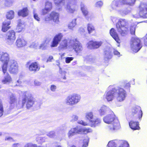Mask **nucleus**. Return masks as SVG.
I'll return each instance as SVG.
<instances>
[{
    "label": "nucleus",
    "mask_w": 147,
    "mask_h": 147,
    "mask_svg": "<svg viewBox=\"0 0 147 147\" xmlns=\"http://www.w3.org/2000/svg\"><path fill=\"white\" fill-rule=\"evenodd\" d=\"M0 61L4 63L2 67V70L4 74L7 72V65L9 61L8 71L11 73H16L18 71V66L17 63L14 60L9 61V55L8 53L0 51Z\"/></svg>",
    "instance_id": "1"
},
{
    "label": "nucleus",
    "mask_w": 147,
    "mask_h": 147,
    "mask_svg": "<svg viewBox=\"0 0 147 147\" xmlns=\"http://www.w3.org/2000/svg\"><path fill=\"white\" fill-rule=\"evenodd\" d=\"M115 95L117 101L120 102L123 101L125 99L127 94L126 92L123 88L118 87L117 89L115 88H112L104 95L105 98L108 101H112Z\"/></svg>",
    "instance_id": "2"
},
{
    "label": "nucleus",
    "mask_w": 147,
    "mask_h": 147,
    "mask_svg": "<svg viewBox=\"0 0 147 147\" xmlns=\"http://www.w3.org/2000/svg\"><path fill=\"white\" fill-rule=\"evenodd\" d=\"M23 94L22 102L19 105L18 104L17 105L18 108H22L26 103V107L28 109L34 105L37 107L40 106V103L35 100L30 92L28 91L24 92Z\"/></svg>",
    "instance_id": "3"
},
{
    "label": "nucleus",
    "mask_w": 147,
    "mask_h": 147,
    "mask_svg": "<svg viewBox=\"0 0 147 147\" xmlns=\"http://www.w3.org/2000/svg\"><path fill=\"white\" fill-rule=\"evenodd\" d=\"M104 121L108 124H111L109 126L111 130H114L118 129L119 126V121L114 114H108L103 118Z\"/></svg>",
    "instance_id": "4"
},
{
    "label": "nucleus",
    "mask_w": 147,
    "mask_h": 147,
    "mask_svg": "<svg viewBox=\"0 0 147 147\" xmlns=\"http://www.w3.org/2000/svg\"><path fill=\"white\" fill-rule=\"evenodd\" d=\"M116 27L117 31L122 36H125L129 32V23L125 19L119 20L116 24Z\"/></svg>",
    "instance_id": "5"
},
{
    "label": "nucleus",
    "mask_w": 147,
    "mask_h": 147,
    "mask_svg": "<svg viewBox=\"0 0 147 147\" xmlns=\"http://www.w3.org/2000/svg\"><path fill=\"white\" fill-rule=\"evenodd\" d=\"M6 16L7 19L3 22L2 28V31L4 32L7 31L10 28V27L8 26L10 24V20H11L14 17V11L12 10L9 11L7 13Z\"/></svg>",
    "instance_id": "6"
},
{
    "label": "nucleus",
    "mask_w": 147,
    "mask_h": 147,
    "mask_svg": "<svg viewBox=\"0 0 147 147\" xmlns=\"http://www.w3.org/2000/svg\"><path fill=\"white\" fill-rule=\"evenodd\" d=\"M131 42V49L135 53L138 52L142 47L140 40L138 37L133 38Z\"/></svg>",
    "instance_id": "7"
},
{
    "label": "nucleus",
    "mask_w": 147,
    "mask_h": 147,
    "mask_svg": "<svg viewBox=\"0 0 147 147\" xmlns=\"http://www.w3.org/2000/svg\"><path fill=\"white\" fill-rule=\"evenodd\" d=\"M138 14L139 16L144 18H147V4L141 3L138 8Z\"/></svg>",
    "instance_id": "8"
},
{
    "label": "nucleus",
    "mask_w": 147,
    "mask_h": 147,
    "mask_svg": "<svg viewBox=\"0 0 147 147\" xmlns=\"http://www.w3.org/2000/svg\"><path fill=\"white\" fill-rule=\"evenodd\" d=\"M142 115V112L140 107H137L134 108L131 114L132 119L137 120H141Z\"/></svg>",
    "instance_id": "9"
},
{
    "label": "nucleus",
    "mask_w": 147,
    "mask_h": 147,
    "mask_svg": "<svg viewBox=\"0 0 147 147\" xmlns=\"http://www.w3.org/2000/svg\"><path fill=\"white\" fill-rule=\"evenodd\" d=\"M47 23H50L53 20L54 22L58 23L59 22V14L55 11L52 12L49 16L46 17L45 19Z\"/></svg>",
    "instance_id": "10"
},
{
    "label": "nucleus",
    "mask_w": 147,
    "mask_h": 147,
    "mask_svg": "<svg viewBox=\"0 0 147 147\" xmlns=\"http://www.w3.org/2000/svg\"><path fill=\"white\" fill-rule=\"evenodd\" d=\"M17 98L16 95L13 94H11L9 96V108L10 109H13L15 107H16L18 108L17 105L19 103L20 105L21 103L20 102H19L17 104Z\"/></svg>",
    "instance_id": "11"
},
{
    "label": "nucleus",
    "mask_w": 147,
    "mask_h": 147,
    "mask_svg": "<svg viewBox=\"0 0 147 147\" xmlns=\"http://www.w3.org/2000/svg\"><path fill=\"white\" fill-rule=\"evenodd\" d=\"M16 38L15 33L13 30L7 32L5 36V42L8 44H11Z\"/></svg>",
    "instance_id": "12"
},
{
    "label": "nucleus",
    "mask_w": 147,
    "mask_h": 147,
    "mask_svg": "<svg viewBox=\"0 0 147 147\" xmlns=\"http://www.w3.org/2000/svg\"><path fill=\"white\" fill-rule=\"evenodd\" d=\"M102 44V42L90 41L87 44V47L90 49H97L100 47Z\"/></svg>",
    "instance_id": "13"
},
{
    "label": "nucleus",
    "mask_w": 147,
    "mask_h": 147,
    "mask_svg": "<svg viewBox=\"0 0 147 147\" xmlns=\"http://www.w3.org/2000/svg\"><path fill=\"white\" fill-rule=\"evenodd\" d=\"M63 37V35L61 33L56 35L53 39L51 46V47H57L61 41Z\"/></svg>",
    "instance_id": "14"
},
{
    "label": "nucleus",
    "mask_w": 147,
    "mask_h": 147,
    "mask_svg": "<svg viewBox=\"0 0 147 147\" xmlns=\"http://www.w3.org/2000/svg\"><path fill=\"white\" fill-rule=\"evenodd\" d=\"M30 62H28L26 65V67L29 66V70L31 71L36 72L39 70L40 67L36 62H33L30 64Z\"/></svg>",
    "instance_id": "15"
},
{
    "label": "nucleus",
    "mask_w": 147,
    "mask_h": 147,
    "mask_svg": "<svg viewBox=\"0 0 147 147\" xmlns=\"http://www.w3.org/2000/svg\"><path fill=\"white\" fill-rule=\"evenodd\" d=\"M110 34L111 36L118 43H120L121 40L118 34L116 32L115 29L113 28H112L110 30Z\"/></svg>",
    "instance_id": "16"
},
{
    "label": "nucleus",
    "mask_w": 147,
    "mask_h": 147,
    "mask_svg": "<svg viewBox=\"0 0 147 147\" xmlns=\"http://www.w3.org/2000/svg\"><path fill=\"white\" fill-rule=\"evenodd\" d=\"M82 49L81 43L76 39L74 41V50L78 54L81 52Z\"/></svg>",
    "instance_id": "17"
},
{
    "label": "nucleus",
    "mask_w": 147,
    "mask_h": 147,
    "mask_svg": "<svg viewBox=\"0 0 147 147\" xmlns=\"http://www.w3.org/2000/svg\"><path fill=\"white\" fill-rule=\"evenodd\" d=\"M129 125L130 128L133 130H139L140 129L138 122L134 121L132 120L131 121L129 122Z\"/></svg>",
    "instance_id": "18"
},
{
    "label": "nucleus",
    "mask_w": 147,
    "mask_h": 147,
    "mask_svg": "<svg viewBox=\"0 0 147 147\" xmlns=\"http://www.w3.org/2000/svg\"><path fill=\"white\" fill-rule=\"evenodd\" d=\"M67 46V41L66 39L63 40L60 44L58 47V49L59 51H62L66 49Z\"/></svg>",
    "instance_id": "19"
},
{
    "label": "nucleus",
    "mask_w": 147,
    "mask_h": 147,
    "mask_svg": "<svg viewBox=\"0 0 147 147\" xmlns=\"http://www.w3.org/2000/svg\"><path fill=\"white\" fill-rule=\"evenodd\" d=\"M16 44L18 47H20L24 46L26 44V42L23 38H19L16 40Z\"/></svg>",
    "instance_id": "20"
},
{
    "label": "nucleus",
    "mask_w": 147,
    "mask_h": 147,
    "mask_svg": "<svg viewBox=\"0 0 147 147\" xmlns=\"http://www.w3.org/2000/svg\"><path fill=\"white\" fill-rule=\"evenodd\" d=\"M18 15L19 16H21L23 17L27 16L28 15L27 8L25 7L23 8L22 9L19 11L18 12Z\"/></svg>",
    "instance_id": "21"
},
{
    "label": "nucleus",
    "mask_w": 147,
    "mask_h": 147,
    "mask_svg": "<svg viewBox=\"0 0 147 147\" xmlns=\"http://www.w3.org/2000/svg\"><path fill=\"white\" fill-rule=\"evenodd\" d=\"M66 104L72 106L74 105V95L68 96L66 99Z\"/></svg>",
    "instance_id": "22"
},
{
    "label": "nucleus",
    "mask_w": 147,
    "mask_h": 147,
    "mask_svg": "<svg viewBox=\"0 0 147 147\" xmlns=\"http://www.w3.org/2000/svg\"><path fill=\"white\" fill-rule=\"evenodd\" d=\"M90 125L91 127H95L98 126L101 123V120L98 118L93 120L90 121Z\"/></svg>",
    "instance_id": "23"
},
{
    "label": "nucleus",
    "mask_w": 147,
    "mask_h": 147,
    "mask_svg": "<svg viewBox=\"0 0 147 147\" xmlns=\"http://www.w3.org/2000/svg\"><path fill=\"white\" fill-rule=\"evenodd\" d=\"M136 0H122L121 4L122 5H134Z\"/></svg>",
    "instance_id": "24"
},
{
    "label": "nucleus",
    "mask_w": 147,
    "mask_h": 147,
    "mask_svg": "<svg viewBox=\"0 0 147 147\" xmlns=\"http://www.w3.org/2000/svg\"><path fill=\"white\" fill-rule=\"evenodd\" d=\"M104 55L107 58H111L112 56V53L109 49H105L104 51Z\"/></svg>",
    "instance_id": "25"
},
{
    "label": "nucleus",
    "mask_w": 147,
    "mask_h": 147,
    "mask_svg": "<svg viewBox=\"0 0 147 147\" xmlns=\"http://www.w3.org/2000/svg\"><path fill=\"white\" fill-rule=\"evenodd\" d=\"M87 28L88 33L89 34L95 31L94 27L91 24L89 23L87 24Z\"/></svg>",
    "instance_id": "26"
},
{
    "label": "nucleus",
    "mask_w": 147,
    "mask_h": 147,
    "mask_svg": "<svg viewBox=\"0 0 147 147\" xmlns=\"http://www.w3.org/2000/svg\"><path fill=\"white\" fill-rule=\"evenodd\" d=\"M11 80V79L8 74L6 76H5L4 79L2 80V82L4 84H5L7 83L10 82Z\"/></svg>",
    "instance_id": "27"
},
{
    "label": "nucleus",
    "mask_w": 147,
    "mask_h": 147,
    "mask_svg": "<svg viewBox=\"0 0 147 147\" xmlns=\"http://www.w3.org/2000/svg\"><path fill=\"white\" fill-rule=\"evenodd\" d=\"M74 6L73 3H68L67 5V10L68 12L73 13L74 12Z\"/></svg>",
    "instance_id": "28"
},
{
    "label": "nucleus",
    "mask_w": 147,
    "mask_h": 147,
    "mask_svg": "<svg viewBox=\"0 0 147 147\" xmlns=\"http://www.w3.org/2000/svg\"><path fill=\"white\" fill-rule=\"evenodd\" d=\"M49 42V41L48 40H45L42 42V44L40 45L39 47V48L42 50L45 49Z\"/></svg>",
    "instance_id": "29"
},
{
    "label": "nucleus",
    "mask_w": 147,
    "mask_h": 147,
    "mask_svg": "<svg viewBox=\"0 0 147 147\" xmlns=\"http://www.w3.org/2000/svg\"><path fill=\"white\" fill-rule=\"evenodd\" d=\"M119 142L120 144L119 147H129V144L126 141L121 140L119 141Z\"/></svg>",
    "instance_id": "30"
},
{
    "label": "nucleus",
    "mask_w": 147,
    "mask_h": 147,
    "mask_svg": "<svg viewBox=\"0 0 147 147\" xmlns=\"http://www.w3.org/2000/svg\"><path fill=\"white\" fill-rule=\"evenodd\" d=\"M55 5L58 6L63 5L65 3L64 0H54Z\"/></svg>",
    "instance_id": "31"
},
{
    "label": "nucleus",
    "mask_w": 147,
    "mask_h": 147,
    "mask_svg": "<svg viewBox=\"0 0 147 147\" xmlns=\"http://www.w3.org/2000/svg\"><path fill=\"white\" fill-rule=\"evenodd\" d=\"M118 141H109L108 144V147H116Z\"/></svg>",
    "instance_id": "32"
},
{
    "label": "nucleus",
    "mask_w": 147,
    "mask_h": 147,
    "mask_svg": "<svg viewBox=\"0 0 147 147\" xmlns=\"http://www.w3.org/2000/svg\"><path fill=\"white\" fill-rule=\"evenodd\" d=\"M89 142V139L88 136H86L83 140L82 146L83 147H87L88 146Z\"/></svg>",
    "instance_id": "33"
},
{
    "label": "nucleus",
    "mask_w": 147,
    "mask_h": 147,
    "mask_svg": "<svg viewBox=\"0 0 147 147\" xmlns=\"http://www.w3.org/2000/svg\"><path fill=\"white\" fill-rule=\"evenodd\" d=\"M81 134H86L92 131L90 128H81Z\"/></svg>",
    "instance_id": "34"
},
{
    "label": "nucleus",
    "mask_w": 147,
    "mask_h": 147,
    "mask_svg": "<svg viewBox=\"0 0 147 147\" xmlns=\"http://www.w3.org/2000/svg\"><path fill=\"white\" fill-rule=\"evenodd\" d=\"M24 26L23 24H18L16 28V31L19 32H21L24 29Z\"/></svg>",
    "instance_id": "35"
},
{
    "label": "nucleus",
    "mask_w": 147,
    "mask_h": 147,
    "mask_svg": "<svg viewBox=\"0 0 147 147\" xmlns=\"http://www.w3.org/2000/svg\"><path fill=\"white\" fill-rule=\"evenodd\" d=\"M107 107L105 106H102L99 110L100 113L102 115H104L106 111Z\"/></svg>",
    "instance_id": "36"
},
{
    "label": "nucleus",
    "mask_w": 147,
    "mask_h": 147,
    "mask_svg": "<svg viewBox=\"0 0 147 147\" xmlns=\"http://www.w3.org/2000/svg\"><path fill=\"white\" fill-rule=\"evenodd\" d=\"M52 8V3L49 1H47L46 3L45 7L47 9L50 11Z\"/></svg>",
    "instance_id": "37"
},
{
    "label": "nucleus",
    "mask_w": 147,
    "mask_h": 147,
    "mask_svg": "<svg viewBox=\"0 0 147 147\" xmlns=\"http://www.w3.org/2000/svg\"><path fill=\"white\" fill-rule=\"evenodd\" d=\"M81 10L83 14L85 16H87L88 15V12L87 9L86 8L85 6H84L81 7Z\"/></svg>",
    "instance_id": "38"
},
{
    "label": "nucleus",
    "mask_w": 147,
    "mask_h": 147,
    "mask_svg": "<svg viewBox=\"0 0 147 147\" xmlns=\"http://www.w3.org/2000/svg\"><path fill=\"white\" fill-rule=\"evenodd\" d=\"M121 1L118 0H115L113 1V4L116 7H118L120 5H122L121 4Z\"/></svg>",
    "instance_id": "39"
},
{
    "label": "nucleus",
    "mask_w": 147,
    "mask_h": 147,
    "mask_svg": "<svg viewBox=\"0 0 147 147\" xmlns=\"http://www.w3.org/2000/svg\"><path fill=\"white\" fill-rule=\"evenodd\" d=\"M13 0H5V6L10 7L13 3Z\"/></svg>",
    "instance_id": "40"
},
{
    "label": "nucleus",
    "mask_w": 147,
    "mask_h": 147,
    "mask_svg": "<svg viewBox=\"0 0 147 147\" xmlns=\"http://www.w3.org/2000/svg\"><path fill=\"white\" fill-rule=\"evenodd\" d=\"M80 99V96L78 94H76L74 96V104L78 103Z\"/></svg>",
    "instance_id": "41"
},
{
    "label": "nucleus",
    "mask_w": 147,
    "mask_h": 147,
    "mask_svg": "<svg viewBox=\"0 0 147 147\" xmlns=\"http://www.w3.org/2000/svg\"><path fill=\"white\" fill-rule=\"evenodd\" d=\"M47 135L51 138H54L55 136V133L54 131H51L47 133Z\"/></svg>",
    "instance_id": "42"
},
{
    "label": "nucleus",
    "mask_w": 147,
    "mask_h": 147,
    "mask_svg": "<svg viewBox=\"0 0 147 147\" xmlns=\"http://www.w3.org/2000/svg\"><path fill=\"white\" fill-rule=\"evenodd\" d=\"M46 138L45 137H40L36 139V141L38 142L39 143L42 144V143L46 141Z\"/></svg>",
    "instance_id": "43"
},
{
    "label": "nucleus",
    "mask_w": 147,
    "mask_h": 147,
    "mask_svg": "<svg viewBox=\"0 0 147 147\" xmlns=\"http://www.w3.org/2000/svg\"><path fill=\"white\" fill-rule=\"evenodd\" d=\"M86 117L87 119H89L90 121L92 120L91 119L93 118V115L92 113L89 112L86 114Z\"/></svg>",
    "instance_id": "44"
},
{
    "label": "nucleus",
    "mask_w": 147,
    "mask_h": 147,
    "mask_svg": "<svg viewBox=\"0 0 147 147\" xmlns=\"http://www.w3.org/2000/svg\"><path fill=\"white\" fill-rule=\"evenodd\" d=\"M129 30L130 33L132 35H134L135 34V28L134 26H131L129 28Z\"/></svg>",
    "instance_id": "45"
},
{
    "label": "nucleus",
    "mask_w": 147,
    "mask_h": 147,
    "mask_svg": "<svg viewBox=\"0 0 147 147\" xmlns=\"http://www.w3.org/2000/svg\"><path fill=\"white\" fill-rule=\"evenodd\" d=\"M3 110L2 102L0 100V117L3 115Z\"/></svg>",
    "instance_id": "46"
},
{
    "label": "nucleus",
    "mask_w": 147,
    "mask_h": 147,
    "mask_svg": "<svg viewBox=\"0 0 147 147\" xmlns=\"http://www.w3.org/2000/svg\"><path fill=\"white\" fill-rule=\"evenodd\" d=\"M24 147H36V144L29 143L26 144Z\"/></svg>",
    "instance_id": "47"
},
{
    "label": "nucleus",
    "mask_w": 147,
    "mask_h": 147,
    "mask_svg": "<svg viewBox=\"0 0 147 147\" xmlns=\"http://www.w3.org/2000/svg\"><path fill=\"white\" fill-rule=\"evenodd\" d=\"M81 128L76 127L74 128V133L81 134Z\"/></svg>",
    "instance_id": "48"
},
{
    "label": "nucleus",
    "mask_w": 147,
    "mask_h": 147,
    "mask_svg": "<svg viewBox=\"0 0 147 147\" xmlns=\"http://www.w3.org/2000/svg\"><path fill=\"white\" fill-rule=\"evenodd\" d=\"M74 135V129H71L70 130L68 133V137L69 138H70L71 137L73 136Z\"/></svg>",
    "instance_id": "49"
},
{
    "label": "nucleus",
    "mask_w": 147,
    "mask_h": 147,
    "mask_svg": "<svg viewBox=\"0 0 147 147\" xmlns=\"http://www.w3.org/2000/svg\"><path fill=\"white\" fill-rule=\"evenodd\" d=\"M34 19L38 21H39L40 20V18L39 17L38 15L34 13Z\"/></svg>",
    "instance_id": "50"
},
{
    "label": "nucleus",
    "mask_w": 147,
    "mask_h": 147,
    "mask_svg": "<svg viewBox=\"0 0 147 147\" xmlns=\"http://www.w3.org/2000/svg\"><path fill=\"white\" fill-rule=\"evenodd\" d=\"M57 89V87L54 85H52L50 87L51 90L53 92H55Z\"/></svg>",
    "instance_id": "51"
},
{
    "label": "nucleus",
    "mask_w": 147,
    "mask_h": 147,
    "mask_svg": "<svg viewBox=\"0 0 147 147\" xmlns=\"http://www.w3.org/2000/svg\"><path fill=\"white\" fill-rule=\"evenodd\" d=\"M38 45V43L33 42L30 45V47L31 48H36Z\"/></svg>",
    "instance_id": "52"
},
{
    "label": "nucleus",
    "mask_w": 147,
    "mask_h": 147,
    "mask_svg": "<svg viewBox=\"0 0 147 147\" xmlns=\"http://www.w3.org/2000/svg\"><path fill=\"white\" fill-rule=\"evenodd\" d=\"M73 57H67L65 59V62L67 63H69L71 61L73 60Z\"/></svg>",
    "instance_id": "53"
},
{
    "label": "nucleus",
    "mask_w": 147,
    "mask_h": 147,
    "mask_svg": "<svg viewBox=\"0 0 147 147\" xmlns=\"http://www.w3.org/2000/svg\"><path fill=\"white\" fill-rule=\"evenodd\" d=\"M68 27L69 29L73 30L74 27V24L73 23V20L71 21V22H70L68 24Z\"/></svg>",
    "instance_id": "54"
},
{
    "label": "nucleus",
    "mask_w": 147,
    "mask_h": 147,
    "mask_svg": "<svg viewBox=\"0 0 147 147\" xmlns=\"http://www.w3.org/2000/svg\"><path fill=\"white\" fill-rule=\"evenodd\" d=\"M103 4L102 2L101 1H99L97 2L96 4V7H101Z\"/></svg>",
    "instance_id": "55"
},
{
    "label": "nucleus",
    "mask_w": 147,
    "mask_h": 147,
    "mask_svg": "<svg viewBox=\"0 0 147 147\" xmlns=\"http://www.w3.org/2000/svg\"><path fill=\"white\" fill-rule=\"evenodd\" d=\"M12 147H21V144L19 143H16L12 145Z\"/></svg>",
    "instance_id": "56"
},
{
    "label": "nucleus",
    "mask_w": 147,
    "mask_h": 147,
    "mask_svg": "<svg viewBox=\"0 0 147 147\" xmlns=\"http://www.w3.org/2000/svg\"><path fill=\"white\" fill-rule=\"evenodd\" d=\"M49 10L47 9L46 8L42 10V13L43 15H45L47 13V12L49 11Z\"/></svg>",
    "instance_id": "57"
},
{
    "label": "nucleus",
    "mask_w": 147,
    "mask_h": 147,
    "mask_svg": "<svg viewBox=\"0 0 147 147\" xmlns=\"http://www.w3.org/2000/svg\"><path fill=\"white\" fill-rule=\"evenodd\" d=\"M41 82L37 81V80H35L34 81V84L35 86H38L40 85L41 84Z\"/></svg>",
    "instance_id": "58"
},
{
    "label": "nucleus",
    "mask_w": 147,
    "mask_h": 147,
    "mask_svg": "<svg viewBox=\"0 0 147 147\" xmlns=\"http://www.w3.org/2000/svg\"><path fill=\"white\" fill-rule=\"evenodd\" d=\"M144 42L145 45L147 46V34L144 37Z\"/></svg>",
    "instance_id": "59"
},
{
    "label": "nucleus",
    "mask_w": 147,
    "mask_h": 147,
    "mask_svg": "<svg viewBox=\"0 0 147 147\" xmlns=\"http://www.w3.org/2000/svg\"><path fill=\"white\" fill-rule=\"evenodd\" d=\"M6 140H8L9 141H12L13 140V139L12 138L10 137H6L5 139Z\"/></svg>",
    "instance_id": "60"
},
{
    "label": "nucleus",
    "mask_w": 147,
    "mask_h": 147,
    "mask_svg": "<svg viewBox=\"0 0 147 147\" xmlns=\"http://www.w3.org/2000/svg\"><path fill=\"white\" fill-rule=\"evenodd\" d=\"M80 123L82 125L84 126H86L87 125V124L85 122L83 121H81L80 122Z\"/></svg>",
    "instance_id": "61"
},
{
    "label": "nucleus",
    "mask_w": 147,
    "mask_h": 147,
    "mask_svg": "<svg viewBox=\"0 0 147 147\" xmlns=\"http://www.w3.org/2000/svg\"><path fill=\"white\" fill-rule=\"evenodd\" d=\"M17 83L18 84H17L15 85V86H20L21 85L20 84H21L22 82L21 81H20V80H18L17 81Z\"/></svg>",
    "instance_id": "62"
},
{
    "label": "nucleus",
    "mask_w": 147,
    "mask_h": 147,
    "mask_svg": "<svg viewBox=\"0 0 147 147\" xmlns=\"http://www.w3.org/2000/svg\"><path fill=\"white\" fill-rule=\"evenodd\" d=\"M113 53L115 55H120V53L117 50H115L113 52Z\"/></svg>",
    "instance_id": "63"
},
{
    "label": "nucleus",
    "mask_w": 147,
    "mask_h": 147,
    "mask_svg": "<svg viewBox=\"0 0 147 147\" xmlns=\"http://www.w3.org/2000/svg\"><path fill=\"white\" fill-rule=\"evenodd\" d=\"M53 57L52 56H50L49 58L48 59L47 62L50 61H51V60L53 59Z\"/></svg>",
    "instance_id": "64"
}]
</instances>
